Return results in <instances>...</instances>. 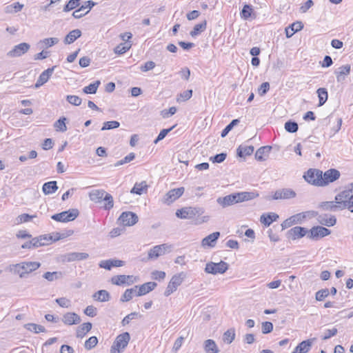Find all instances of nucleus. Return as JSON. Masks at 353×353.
<instances>
[{"label":"nucleus","instance_id":"f257e3e1","mask_svg":"<svg viewBox=\"0 0 353 353\" xmlns=\"http://www.w3.org/2000/svg\"><path fill=\"white\" fill-rule=\"evenodd\" d=\"M41 267V263L37 261H23L19 263L11 265L10 271L19 275L20 278H25L27 274L37 270Z\"/></svg>","mask_w":353,"mask_h":353},{"label":"nucleus","instance_id":"f03ea898","mask_svg":"<svg viewBox=\"0 0 353 353\" xmlns=\"http://www.w3.org/2000/svg\"><path fill=\"white\" fill-rule=\"evenodd\" d=\"M336 200L340 201L339 203H343L345 209H348L353 212V184L338 194L336 196Z\"/></svg>","mask_w":353,"mask_h":353},{"label":"nucleus","instance_id":"7ed1b4c3","mask_svg":"<svg viewBox=\"0 0 353 353\" xmlns=\"http://www.w3.org/2000/svg\"><path fill=\"white\" fill-rule=\"evenodd\" d=\"M130 339V336L128 332H123L117 336L113 345L110 348L111 353H121L123 351L128 345Z\"/></svg>","mask_w":353,"mask_h":353},{"label":"nucleus","instance_id":"20e7f679","mask_svg":"<svg viewBox=\"0 0 353 353\" xmlns=\"http://www.w3.org/2000/svg\"><path fill=\"white\" fill-rule=\"evenodd\" d=\"M203 213V210L201 208L184 207L177 210L175 214L176 217L179 219H190L194 218L196 216L201 215Z\"/></svg>","mask_w":353,"mask_h":353},{"label":"nucleus","instance_id":"39448f33","mask_svg":"<svg viewBox=\"0 0 353 353\" xmlns=\"http://www.w3.org/2000/svg\"><path fill=\"white\" fill-rule=\"evenodd\" d=\"M186 274L183 272L174 274L169 282L166 290L164 292V295L165 296H168L176 291L177 288L183 283Z\"/></svg>","mask_w":353,"mask_h":353},{"label":"nucleus","instance_id":"423d86ee","mask_svg":"<svg viewBox=\"0 0 353 353\" xmlns=\"http://www.w3.org/2000/svg\"><path fill=\"white\" fill-rule=\"evenodd\" d=\"M323 172L318 169L310 168L303 175L304 179L311 185L321 187Z\"/></svg>","mask_w":353,"mask_h":353},{"label":"nucleus","instance_id":"0eeeda50","mask_svg":"<svg viewBox=\"0 0 353 353\" xmlns=\"http://www.w3.org/2000/svg\"><path fill=\"white\" fill-rule=\"evenodd\" d=\"M79 212L77 209L72 208L61 213L54 214L51 219L62 223H66L74 220L79 216Z\"/></svg>","mask_w":353,"mask_h":353},{"label":"nucleus","instance_id":"6e6552de","mask_svg":"<svg viewBox=\"0 0 353 353\" xmlns=\"http://www.w3.org/2000/svg\"><path fill=\"white\" fill-rule=\"evenodd\" d=\"M228 268L229 265L223 261L219 263L209 262L205 265V272L214 275L223 274L228 270Z\"/></svg>","mask_w":353,"mask_h":353},{"label":"nucleus","instance_id":"1a4fd4ad","mask_svg":"<svg viewBox=\"0 0 353 353\" xmlns=\"http://www.w3.org/2000/svg\"><path fill=\"white\" fill-rule=\"evenodd\" d=\"M171 248L170 245L166 243L154 246L148 252V260L157 259L159 256L164 254L167 250H170Z\"/></svg>","mask_w":353,"mask_h":353},{"label":"nucleus","instance_id":"9d476101","mask_svg":"<svg viewBox=\"0 0 353 353\" xmlns=\"http://www.w3.org/2000/svg\"><path fill=\"white\" fill-rule=\"evenodd\" d=\"M340 172L336 169H330L323 172V176L321 182V187L325 186L332 183L340 177Z\"/></svg>","mask_w":353,"mask_h":353},{"label":"nucleus","instance_id":"9b49d317","mask_svg":"<svg viewBox=\"0 0 353 353\" xmlns=\"http://www.w3.org/2000/svg\"><path fill=\"white\" fill-rule=\"evenodd\" d=\"M330 234V230L323 226H314L312 228L307 234V238L310 239H318Z\"/></svg>","mask_w":353,"mask_h":353},{"label":"nucleus","instance_id":"f8f14e48","mask_svg":"<svg viewBox=\"0 0 353 353\" xmlns=\"http://www.w3.org/2000/svg\"><path fill=\"white\" fill-rule=\"evenodd\" d=\"M30 46L27 43H21L7 53L9 57H19L26 54L30 50Z\"/></svg>","mask_w":353,"mask_h":353},{"label":"nucleus","instance_id":"ddd939ff","mask_svg":"<svg viewBox=\"0 0 353 353\" xmlns=\"http://www.w3.org/2000/svg\"><path fill=\"white\" fill-rule=\"evenodd\" d=\"M119 220L124 226H131L138 221V216L134 212H124L120 215Z\"/></svg>","mask_w":353,"mask_h":353},{"label":"nucleus","instance_id":"4468645a","mask_svg":"<svg viewBox=\"0 0 353 353\" xmlns=\"http://www.w3.org/2000/svg\"><path fill=\"white\" fill-rule=\"evenodd\" d=\"M95 5V2L92 1H87L85 2L84 5H82L79 9L73 12L72 16L75 19H80L87 14Z\"/></svg>","mask_w":353,"mask_h":353},{"label":"nucleus","instance_id":"2eb2a0df","mask_svg":"<svg viewBox=\"0 0 353 353\" xmlns=\"http://www.w3.org/2000/svg\"><path fill=\"white\" fill-rule=\"evenodd\" d=\"M184 188H175L170 190L164 196L163 198V203L170 204L176 201L177 199H179L180 196H182V194L184 192Z\"/></svg>","mask_w":353,"mask_h":353},{"label":"nucleus","instance_id":"dca6fc26","mask_svg":"<svg viewBox=\"0 0 353 353\" xmlns=\"http://www.w3.org/2000/svg\"><path fill=\"white\" fill-rule=\"evenodd\" d=\"M296 192L290 188H283L276 190L273 195V199H290L296 196Z\"/></svg>","mask_w":353,"mask_h":353},{"label":"nucleus","instance_id":"f3484780","mask_svg":"<svg viewBox=\"0 0 353 353\" xmlns=\"http://www.w3.org/2000/svg\"><path fill=\"white\" fill-rule=\"evenodd\" d=\"M315 341L316 339L312 338L301 342L294 348L292 353H307L310 350L312 344Z\"/></svg>","mask_w":353,"mask_h":353},{"label":"nucleus","instance_id":"a211bd4d","mask_svg":"<svg viewBox=\"0 0 353 353\" xmlns=\"http://www.w3.org/2000/svg\"><path fill=\"white\" fill-rule=\"evenodd\" d=\"M56 66H53L52 68H48L47 70H44L39 77L34 87L36 88H39L40 86L43 85L44 83H46L50 77L52 76L54 68Z\"/></svg>","mask_w":353,"mask_h":353},{"label":"nucleus","instance_id":"6ab92c4d","mask_svg":"<svg viewBox=\"0 0 353 353\" xmlns=\"http://www.w3.org/2000/svg\"><path fill=\"white\" fill-rule=\"evenodd\" d=\"M57 239H52L51 236H40L39 237H35L32 239V245H33L34 248H37L43 245H45L46 244H48L50 241H55L58 240Z\"/></svg>","mask_w":353,"mask_h":353},{"label":"nucleus","instance_id":"aec40b11","mask_svg":"<svg viewBox=\"0 0 353 353\" xmlns=\"http://www.w3.org/2000/svg\"><path fill=\"white\" fill-rule=\"evenodd\" d=\"M339 201H340L335 199V201L323 202L321 204V208L324 210H330L333 212L345 209V207H343V203H339Z\"/></svg>","mask_w":353,"mask_h":353},{"label":"nucleus","instance_id":"412c9836","mask_svg":"<svg viewBox=\"0 0 353 353\" xmlns=\"http://www.w3.org/2000/svg\"><path fill=\"white\" fill-rule=\"evenodd\" d=\"M125 262L118 259L103 260L100 261L99 265L101 268L110 270L113 267H121L124 265Z\"/></svg>","mask_w":353,"mask_h":353},{"label":"nucleus","instance_id":"4be33fe9","mask_svg":"<svg viewBox=\"0 0 353 353\" xmlns=\"http://www.w3.org/2000/svg\"><path fill=\"white\" fill-rule=\"evenodd\" d=\"M62 321L68 325H77L81 322V318L74 312H67L63 316Z\"/></svg>","mask_w":353,"mask_h":353},{"label":"nucleus","instance_id":"5701e85b","mask_svg":"<svg viewBox=\"0 0 353 353\" xmlns=\"http://www.w3.org/2000/svg\"><path fill=\"white\" fill-rule=\"evenodd\" d=\"M157 285L155 282H148L141 285H138L136 295L138 296L145 295L152 291Z\"/></svg>","mask_w":353,"mask_h":353},{"label":"nucleus","instance_id":"b1692460","mask_svg":"<svg viewBox=\"0 0 353 353\" xmlns=\"http://www.w3.org/2000/svg\"><path fill=\"white\" fill-rule=\"evenodd\" d=\"M216 202L223 208H226L233 204L237 203L234 193L227 195L224 197H219L216 199Z\"/></svg>","mask_w":353,"mask_h":353},{"label":"nucleus","instance_id":"393cba45","mask_svg":"<svg viewBox=\"0 0 353 353\" xmlns=\"http://www.w3.org/2000/svg\"><path fill=\"white\" fill-rule=\"evenodd\" d=\"M308 232L305 228L296 226L288 231V234L292 239H296L304 236L308 234Z\"/></svg>","mask_w":353,"mask_h":353},{"label":"nucleus","instance_id":"a878e982","mask_svg":"<svg viewBox=\"0 0 353 353\" xmlns=\"http://www.w3.org/2000/svg\"><path fill=\"white\" fill-rule=\"evenodd\" d=\"M220 236V232H214L206 237H205L201 242V244L203 246H209L211 248H213L216 245V242L219 237Z\"/></svg>","mask_w":353,"mask_h":353},{"label":"nucleus","instance_id":"bb28decb","mask_svg":"<svg viewBox=\"0 0 353 353\" xmlns=\"http://www.w3.org/2000/svg\"><path fill=\"white\" fill-rule=\"evenodd\" d=\"M318 221L321 225H326L327 227L333 226L336 224V219L334 216L333 215H328V214H321L319 215Z\"/></svg>","mask_w":353,"mask_h":353},{"label":"nucleus","instance_id":"cd10ccee","mask_svg":"<svg viewBox=\"0 0 353 353\" xmlns=\"http://www.w3.org/2000/svg\"><path fill=\"white\" fill-rule=\"evenodd\" d=\"M236 203L249 201L256 198L258 194L253 192H241L234 193Z\"/></svg>","mask_w":353,"mask_h":353},{"label":"nucleus","instance_id":"c85d7f7f","mask_svg":"<svg viewBox=\"0 0 353 353\" xmlns=\"http://www.w3.org/2000/svg\"><path fill=\"white\" fill-rule=\"evenodd\" d=\"M303 28V24L301 21H296L289 26L285 28V34L288 38L293 36L296 32L301 30Z\"/></svg>","mask_w":353,"mask_h":353},{"label":"nucleus","instance_id":"c756f323","mask_svg":"<svg viewBox=\"0 0 353 353\" xmlns=\"http://www.w3.org/2000/svg\"><path fill=\"white\" fill-rule=\"evenodd\" d=\"M350 65H342L338 68V70L336 71V79L338 82H342L345 80L346 76H347L350 72Z\"/></svg>","mask_w":353,"mask_h":353},{"label":"nucleus","instance_id":"7c9ffc66","mask_svg":"<svg viewBox=\"0 0 353 353\" xmlns=\"http://www.w3.org/2000/svg\"><path fill=\"white\" fill-rule=\"evenodd\" d=\"M203 348L206 353H218L219 350L212 339H208L204 341Z\"/></svg>","mask_w":353,"mask_h":353},{"label":"nucleus","instance_id":"2f4dec72","mask_svg":"<svg viewBox=\"0 0 353 353\" xmlns=\"http://www.w3.org/2000/svg\"><path fill=\"white\" fill-rule=\"evenodd\" d=\"M92 298L97 301L106 302L110 299V294L107 290H100L92 295Z\"/></svg>","mask_w":353,"mask_h":353},{"label":"nucleus","instance_id":"473e14b6","mask_svg":"<svg viewBox=\"0 0 353 353\" xmlns=\"http://www.w3.org/2000/svg\"><path fill=\"white\" fill-rule=\"evenodd\" d=\"M81 36V31L79 29H75L70 31L65 37L64 43L65 44H71L74 42L78 38Z\"/></svg>","mask_w":353,"mask_h":353},{"label":"nucleus","instance_id":"72a5a7b5","mask_svg":"<svg viewBox=\"0 0 353 353\" xmlns=\"http://www.w3.org/2000/svg\"><path fill=\"white\" fill-rule=\"evenodd\" d=\"M279 215L274 212H270L268 214H262L260 218L261 222L265 226H270L273 221H276Z\"/></svg>","mask_w":353,"mask_h":353},{"label":"nucleus","instance_id":"f704fd0d","mask_svg":"<svg viewBox=\"0 0 353 353\" xmlns=\"http://www.w3.org/2000/svg\"><path fill=\"white\" fill-rule=\"evenodd\" d=\"M254 150V148L252 145H239L236 150V154L239 157H244L251 155Z\"/></svg>","mask_w":353,"mask_h":353},{"label":"nucleus","instance_id":"c9c22d12","mask_svg":"<svg viewBox=\"0 0 353 353\" xmlns=\"http://www.w3.org/2000/svg\"><path fill=\"white\" fill-rule=\"evenodd\" d=\"M92 329L91 323H84L79 326L77 329L76 336L77 338H83L86 333Z\"/></svg>","mask_w":353,"mask_h":353},{"label":"nucleus","instance_id":"e433bc0d","mask_svg":"<svg viewBox=\"0 0 353 353\" xmlns=\"http://www.w3.org/2000/svg\"><path fill=\"white\" fill-rule=\"evenodd\" d=\"M58 189L57 181H52L45 183L43 185L42 190L45 194H51L55 192Z\"/></svg>","mask_w":353,"mask_h":353},{"label":"nucleus","instance_id":"4c0bfd02","mask_svg":"<svg viewBox=\"0 0 353 353\" xmlns=\"http://www.w3.org/2000/svg\"><path fill=\"white\" fill-rule=\"evenodd\" d=\"M272 149L271 146H263L259 148L255 153V158L259 161H263L265 159L264 156H268Z\"/></svg>","mask_w":353,"mask_h":353},{"label":"nucleus","instance_id":"58836bf2","mask_svg":"<svg viewBox=\"0 0 353 353\" xmlns=\"http://www.w3.org/2000/svg\"><path fill=\"white\" fill-rule=\"evenodd\" d=\"M240 14L241 18L245 20H247L249 18L252 17V14L254 15L253 18H255L252 6L248 4L244 5Z\"/></svg>","mask_w":353,"mask_h":353},{"label":"nucleus","instance_id":"ea45409f","mask_svg":"<svg viewBox=\"0 0 353 353\" xmlns=\"http://www.w3.org/2000/svg\"><path fill=\"white\" fill-rule=\"evenodd\" d=\"M133 278V276L130 275H117L114 276L111 279V282L112 284L116 285H122L125 283H128V279H131Z\"/></svg>","mask_w":353,"mask_h":353},{"label":"nucleus","instance_id":"a19ab883","mask_svg":"<svg viewBox=\"0 0 353 353\" xmlns=\"http://www.w3.org/2000/svg\"><path fill=\"white\" fill-rule=\"evenodd\" d=\"M105 192H106L102 190H94L90 193V199L96 203L101 202L102 201Z\"/></svg>","mask_w":353,"mask_h":353},{"label":"nucleus","instance_id":"79ce46f5","mask_svg":"<svg viewBox=\"0 0 353 353\" xmlns=\"http://www.w3.org/2000/svg\"><path fill=\"white\" fill-rule=\"evenodd\" d=\"M63 274L61 272H46L43 277L48 281H54L63 278Z\"/></svg>","mask_w":353,"mask_h":353},{"label":"nucleus","instance_id":"37998d69","mask_svg":"<svg viewBox=\"0 0 353 353\" xmlns=\"http://www.w3.org/2000/svg\"><path fill=\"white\" fill-rule=\"evenodd\" d=\"M207 23L206 21L195 25L193 30L190 32V34L192 37H195L199 35L201 32H203L206 29Z\"/></svg>","mask_w":353,"mask_h":353},{"label":"nucleus","instance_id":"c03bdc74","mask_svg":"<svg viewBox=\"0 0 353 353\" xmlns=\"http://www.w3.org/2000/svg\"><path fill=\"white\" fill-rule=\"evenodd\" d=\"M138 288V285H135L134 288L130 289H127L122 296L121 297V301L126 302L129 301L132 299L133 294H137V290Z\"/></svg>","mask_w":353,"mask_h":353},{"label":"nucleus","instance_id":"a18cd8bd","mask_svg":"<svg viewBox=\"0 0 353 353\" xmlns=\"http://www.w3.org/2000/svg\"><path fill=\"white\" fill-rule=\"evenodd\" d=\"M23 4H21L17 1L11 5L7 6L5 8V12L6 13H17L20 12L23 9Z\"/></svg>","mask_w":353,"mask_h":353},{"label":"nucleus","instance_id":"49530a36","mask_svg":"<svg viewBox=\"0 0 353 353\" xmlns=\"http://www.w3.org/2000/svg\"><path fill=\"white\" fill-rule=\"evenodd\" d=\"M89 256L88 253L85 252H72L68 254V261H81L88 259Z\"/></svg>","mask_w":353,"mask_h":353},{"label":"nucleus","instance_id":"de8ad7c7","mask_svg":"<svg viewBox=\"0 0 353 353\" xmlns=\"http://www.w3.org/2000/svg\"><path fill=\"white\" fill-rule=\"evenodd\" d=\"M147 188L148 185L145 181L139 183H136L130 192L131 193L141 195L143 194L144 190H147Z\"/></svg>","mask_w":353,"mask_h":353},{"label":"nucleus","instance_id":"09e8293b","mask_svg":"<svg viewBox=\"0 0 353 353\" xmlns=\"http://www.w3.org/2000/svg\"><path fill=\"white\" fill-rule=\"evenodd\" d=\"M235 338V330L234 329H229L226 332H224L223 335V341L228 343L230 344Z\"/></svg>","mask_w":353,"mask_h":353},{"label":"nucleus","instance_id":"8fccbe9b","mask_svg":"<svg viewBox=\"0 0 353 353\" xmlns=\"http://www.w3.org/2000/svg\"><path fill=\"white\" fill-rule=\"evenodd\" d=\"M100 81H97L92 83H90L88 86L83 88V91L85 94H95L100 85Z\"/></svg>","mask_w":353,"mask_h":353},{"label":"nucleus","instance_id":"3c124183","mask_svg":"<svg viewBox=\"0 0 353 353\" xmlns=\"http://www.w3.org/2000/svg\"><path fill=\"white\" fill-rule=\"evenodd\" d=\"M317 94L319 99V106L323 105L327 100V92L325 88H320L317 90Z\"/></svg>","mask_w":353,"mask_h":353},{"label":"nucleus","instance_id":"603ef678","mask_svg":"<svg viewBox=\"0 0 353 353\" xmlns=\"http://www.w3.org/2000/svg\"><path fill=\"white\" fill-rule=\"evenodd\" d=\"M25 327L27 330L31 332H34V333L46 332V329L43 326L35 323H28L25 325Z\"/></svg>","mask_w":353,"mask_h":353},{"label":"nucleus","instance_id":"864d4df0","mask_svg":"<svg viewBox=\"0 0 353 353\" xmlns=\"http://www.w3.org/2000/svg\"><path fill=\"white\" fill-rule=\"evenodd\" d=\"M102 201H104V203H105L103 208L105 210H110L113 208V205H114L113 197L112 196V195L110 194L105 192V194L104 195Z\"/></svg>","mask_w":353,"mask_h":353},{"label":"nucleus","instance_id":"5fc2aeb1","mask_svg":"<svg viewBox=\"0 0 353 353\" xmlns=\"http://www.w3.org/2000/svg\"><path fill=\"white\" fill-rule=\"evenodd\" d=\"M299 125L296 122L288 121L285 123V130L290 133H294L298 131Z\"/></svg>","mask_w":353,"mask_h":353},{"label":"nucleus","instance_id":"6e6d98bb","mask_svg":"<svg viewBox=\"0 0 353 353\" xmlns=\"http://www.w3.org/2000/svg\"><path fill=\"white\" fill-rule=\"evenodd\" d=\"M239 120L233 119L221 132V137H225L232 130V128L239 123Z\"/></svg>","mask_w":353,"mask_h":353},{"label":"nucleus","instance_id":"4d7b16f0","mask_svg":"<svg viewBox=\"0 0 353 353\" xmlns=\"http://www.w3.org/2000/svg\"><path fill=\"white\" fill-rule=\"evenodd\" d=\"M311 214L312 216H316L317 212L315 211H307L305 212L299 213L294 216H292L293 219L295 223L301 222L302 220L306 218V214Z\"/></svg>","mask_w":353,"mask_h":353},{"label":"nucleus","instance_id":"13d9d810","mask_svg":"<svg viewBox=\"0 0 353 353\" xmlns=\"http://www.w3.org/2000/svg\"><path fill=\"white\" fill-rule=\"evenodd\" d=\"M65 120L66 119L65 117H62L55 122L54 126L57 129V130L63 132L67 130V127L65 123Z\"/></svg>","mask_w":353,"mask_h":353},{"label":"nucleus","instance_id":"bf43d9fd","mask_svg":"<svg viewBox=\"0 0 353 353\" xmlns=\"http://www.w3.org/2000/svg\"><path fill=\"white\" fill-rule=\"evenodd\" d=\"M80 5V0H70L63 8V12H69Z\"/></svg>","mask_w":353,"mask_h":353},{"label":"nucleus","instance_id":"052dcab7","mask_svg":"<svg viewBox=\"0 0 353 353\" xmlns=\"http://www.w3.org/2000/svg\"><path fill=\"white\" fill-rule=\"evenodd\" d=\"M98 343V339L96 336H91L85 341L84 346L88 350H90L94 347Z\"/></svg>","mask_w":353,"mask_h":353},{"label":"nucleus","instance_id":"680f3d73","mask_svg":"<svg viewBox=\"0 0 353 353\" xmlns=\"http://www.w3.org/2000/svg\"><path fill=\"white\" fill-rule=\"evenodd\" d=\"M119 122L117 121H106L103 123L101 130H112L119 128Z\"/></svg>","mask_w":353,"mask_h":353},{"label":"nucleus","instance_id":"e2e57ef3","mask_svg":"<svg viewBox=\"0 0 353 353\" xmlns=\"http://www.w3.org/2000/svg\"><path fill=\"white\" fill-rule=\"evenodd\" d=\"M329 294H330V292H329L328 289H327V288L320 290L316 292V295H315L316 300L318 301H321L323 299H325L326 297H327Z\"/></svg>","mask_w":353,"mask_h":353},{"label":"nucleus","instance_id":"0e129e2a","mask_svg":"<svg viewBox=\"0 0 353 353\" xmlns=\"http://www.w3.org/2000/svg\"><path fill=\"white\" fill-rule=\"evenodd\" d=\"M226 157H227V154L225 153V152H221L220 154H216L215 156L214 157H211L210 158V160L212 162V163H222L223 162L225 159H226Z\"/></svg>","mask_w":353,"mask_h":353},{"label":"nucleus","instance_id":"69168bd1","mask_svg":"<svg viewBox=\"0 0 353 353\" xmlns=\"http://www.w3.org/2000/svg\"><path fill=\"white\" fill-rule=\"evenodd\" d=\"M36 215H30L28 214H22L17 217V224L30 221L32 219L36 217Z\"/></svg>","mask_w":353,"mask_h":353},{"label":"nucleus","instance_id":"338daca9","mask_svg":"<svg viewBox=\"0 0 353 353\" xmlns=\"http://www.w3.org/2000/svg\"><path fill=\"white\" fill-rule=\"evenodd\" d=\"M175 127V125L172 126L171 128L168 129H163L159 132V135L156 138V139L154 141V143L157 144L159 141L163 140L165 136Z\"/></svg>","mask_w":353,"mask_h":353},{"label":"nucleus","instance_id":"774afa93","mask_svg":"<svg viewBox=\"0 0 353 353\" xmlns=\"http://www.w3.org/2000/svg\"><path fill=\"white\" fill-rule=\"evenodd\" d=\"M66 100L70 104L76 106L80 105L81 103V99L76 95H68L66 97Z\"/></svg>","mask_w":353,"mask_h":353}]
</instances>
